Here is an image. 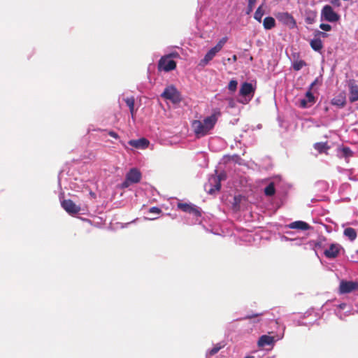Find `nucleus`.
<instances>
[{
    "instance_id": "09e8293b",
    "label": "nucleus",
    "mask_w": 358,
    "mask_h": 358,
    "mask_svg": "<svg viewBox=\"0 0 358 358\" xmlns=\"http://www.w3.org/2000/svg\"><path fill=\"white\" fill-rule=\"evenodd\" d=\"M234 322H231L230 324H228L227 326V328L228 329H231L232 328H234L235 327V324H233Z\"/></svg>"
},
{
    "instance_id": "2eb2a0df",
    "label": "nucleus",
    "mask_w": 358,
    "mask_h": 358,
    "mask_svg": "<svg viewBox=\"0 0 358 358\" xmlns=\"http://www.w3.org/2000/svg\"><path fill=\"white\" fill-rule=\"evenodd\" d=\"M217 52H218L214 47L211 48L205 55L204 57L200 60L199 66L201 67L206 66L209 62L214 58Z\"/></svg>"
},
{
    "instance_id": "b1692460",
    "label": "nucleus",
    "mask_w": 358,
    "mask_h": 358,
    "mask_svg": "<svg viewBox=\"0 0 358 358\" xmlns=\"http://www.w3.org/2000/svg\"><path fill=\"white\" fill-rule=\"evenodd\" d=\"M344 235L348 238L350 241H353L357 238V232L355 229L348 227L344 230Z\"/></svg>"
},
{
    "instance_id": "2f4dec72",
    "label": "nucleus",
    "mask_w": 358,
    "mask_h": 358,
    "mask_svg": "<svg viewBox=\"0 0 358 358\" xmlns=\"http://www.w3.org/2000/svg\"><path fill=\"white\" fill-rule=\"evenodd\" d=\"M227 37H223L219 41L218 43L214 46V48L217 50V51L219 52L222 48H223V46L224 45V44L227 43Z\"/></svg>"
},
{
    "instance_id": "9d476101",
    "label": "nucleus",
    "mask_w": 358,
    "mask_h": 358,
    "mask_svg": "<svg viewBox=\"0 0 358 358\" xmlns=\"http://www.w3.org/2000/svg\"><path fill=\"white\" fill-rule=\"evenodd\" d=\"M61 206L66 213L71 215L78 213L80 210V207L77 206L71 199H64L61 201Z\"/></svg>"
},
{
    "instance_id": "5701e85b",
    "label": "nucleus",
    "mask_w": 358,
    "mask_h": 358,
    "mask_svg": "<svg viewBox=\"0 0 358 358\" xmlns=\"http://www.w3.org/2000/svg\"><path fill=\"white\" fill-rule=\"evenodd\" d=\"M314 148L320 153H323L329 149V146L327 142H319L314 144Z\"/></svg>"
},
{
    "instance_id": "6e6552de",
    "label": "nucleus",
    "mask_w": 358,
    "mask_h": 358,
    "mask_svg": "<svg viewBox=\"0 0 358 358\" xmlns=\"http://www.w3.org/2000/svg\"><path fill=\"white\" fill-rule=\"evenodd\" d=\"M316 80L312 83L309 87L308 90L306 92L305 94V97L303 99H300L299 101V107L301 108H308L311 107L316 101V98L313 95L311 92V90L313 85L315 84Z\"/></svg>"
},
{
    "instance_id": "a878e982",
    "label": "nucleus",
    "mask_w": 358,
    "mask_h": 358,
    "mask_svg": "<svg viewBox=\"0 0 358 358\" xmlns=\"http://www.w3.org/2000/svg\"><path fill=\"white\" fill-rule=\"evenodd\" d=\"M275 193V187L273 182H271L268 185L264 188V194L268 196H272Z\"/></svg>"
},
{
    "instance_id": "3c124183",
    "label": "nucleus",
    "mask_w": 358,
    "mask_h": 358,
    "mask_svg": "<svg viewBox=\"0 0 358 358\" xmlns=\"http://www.w3.org/2000/svg\"><path fill=\"white\" fill-rule=\"evenodd\" d=\"M285 15H286V16H287L288 18H289V19H291V20H293V17H292L289 14H288V13H285Z\"/></svg>"
},
{
    "instance_id": "1a4fd4ad",
    "label": "nucleus",
    "mask_w": 358,
    "mask_h": 358,
    "mask_svg": "<svg viewBox=\"0 0 358 358\" xmlns=\"http://www.w3.org/2000/svg\"><path fill=\"white\" fill-rule=\"evenodd\" d=\"M221 188L220 179L219 177H215L212 175L208 178V182L205 185V189L210 194H213Z\"/></svg>"
},
{
    "instance_id": "864d4df0",
    "label": "nucleus",
    "mask_w": 358,
    "mask_h": 358,
    "mask_svg": "<svg viewBox=\"0 0 358 358\" xmlns=\"http://www.w3.org/2000/svg\"><path fill=\"white\" fill-rule=\"evenodd\" d=\"M245 358H255V357L254 356H248Z\"/></svg>"
},
{
    "instance_id": "4be33fe9",
    "label": "nucleus",
    "mask_w": 358,
    "mask_h": 358,
    "mask_svg": "<svg viewBox=\"0 0 358 358\" xmlns=\"http://www.w3.org/2000/svg\"><path fill=\"white\" fill-rule=\"evenodd\" d=\"M275 25V20L273 17H266L263 22L264 28L266 30L271 29Z\"/></svg>"
},
{
    "instance_id": "de8ad7c7",
    "label": "nucleus",
    "mask_w": 358,
    "mask_h": 358,
    "mask_svg": "<svg viewBox=\"0 0 358 358\" xmlns=\"http://www.w3.org/2000/svg\"><path fill=\"white\" fill-rule=\"evenodd\" d=\"M229 62H235L237 61V56L236 55H234L231 58L228 59Z\"/></svg>"
},
{
    "instance_id": "a19ab883",
    "label": "nucleus",
    "mask_w": 358,
    "mask_h": 358,
    "mask_svg": "<svg viewBox=\"0 0 358 358\" xmlns=\"http://www.w3.org/2000/svg\"><path fill=\"white\" fill-rule=\"evenodd\" d=\"M108 134L110 136H111L113 138L117 139L119 138L118 134L113 131H109Z\"/></svg>"
},
{
    "instance_id": "f03ea898",
    "label": "nucleus",
    "mask_w": 358,
    "mask_h": 358,
    "mask_svg": "<svg viewBox=\"0 0 358 358\" xmlns=\"http://www.w3.org/2000/svg\"><path fill=\"white\" fill-rule=\"evenodd\" d=\"M177 206L179 209H180L183 212L189 213V215H192L193 216V218L191 221L186 222L187 224H195L198 222L199 223L201 222L202 211L199 207L196 206V205H194L193 203H178Z\"/></svg>"
},
{
    "instance_id": "39448f33",
    "label": "nucleus",
    "mask_w": 358,
    "mask_h": 358,
    "mask_svg": "<svg viewBox=\"0 0 358 358\" xmlns=\"http://www.w3.org/2000/svg\"><path fill=\"white\" fill-rule=\"evenodd\" d=\"M59 185L62 187L64 186V188H70L72 189H75L77 187L78 180L77 178H73L69 174V172H65L64 171H62L58 176Z\"/></svg>"
},
{
    "instance_id": "c85d7f7f",
    "label": "nucleus",
    "mask_w": 358,
    "mask_h": 358,
    "mask_svg": "<svg viewBox=\"0 0 358 358\" xmlns=\"http://www.w3.org/2000/svg\"><path fill=\"white\" fill-rule=\"evenodd\" d=\"M306 65V63L303 60H296L293 62L292 68L294 71H299Z\"/></svg>"
},
{
    "instance_id": "cd10ccee",
    "label": "nucleus",
    "mask_w": 358,
    "mask_h": 358,
    "mask_svg": "<svg viewBox=\"0 0 358 358\" xmlns=\"http://www.w3.org/2000/svg\"><path fill=\"white\" fill-rule=\"evenodd\" d=\"M238 84V81L236 79H234V78L231 79L229 81L228 86H227L229 91L231 93H234L237 90Z\"/></svg>"
},
{
    "instance_id": "20e7f679",
    "label": "nucleus",
    "mask_w": 358,
    "mask_h": 358,
    "mask_svg": "<svg viewBox=\"0 0 358 358\" xmlns=\"http://www.w3.org/2000/svg\"><path fill=\"white\" fill-rule=\"evenodd\" d=\"M256 87L252 83L244 82L241 84L238 101L242 104L248 103L254 96Z\"/></svg>"
},
{
    "instance_id": "f8f14e48",
    "label": "nucleus",
    "mask_w": 358,
    "mask_h": 358,
    "mask_svg": "<svg viewBox=\"0 0 358 358\" xmlns=\"http://www.w3.org/2000/svg\"><path fill=\"white\" fill-rule=\"evenodd\" d=\"M125 177L127 180L130 181L132 184H136L141 181L142 174L137 168H131L126 173Z\"/></svg>"
},
{
    "instance_id": "a211bd4d",
    "label": "nucleus",
    "mask_w": 358,
    "mask_h": 358,
    "mask_svg": "<svg viewBox=\"0 0 358 358\" xmlns=\"http://www.w3.org/2000/svg\"><path fill=\"white\" fill-rule=\"evenodd\" d=\"M287 227H288L289 229L307 230L310 228V226L306 222L295 221L287 225Z\"/></svg>"
},
{
    "instance_id": "c9c22d12",
    "label": "nucleus",
    "mask_w": 358,
    "mask_h": 358,
    "mask_svg": "<svg viewBox=\"0 0 358 358\" xmlns=\"http://www.w3.org/2000/svg\"><path fill=\"white\" fill-rule=\"evenodd\" d=\"M328 34L324 31L317 30L315 31V37L316 38H327Z\"/></svg>"
},
{
    "instance_id": "4d7b16f0",
    "label": "nucleus",
    "mask_w": 358,
    "mask_h": 358,
    "mask_svg": "<svg viewBox=\"0 0 358 358\" xmlns=\"http://www.w3.org/2000/svg\"><path fill=\"white\" fill-rule=\"evenodd\" d=\"M357 109H358V106H357Z\"/></svg>"
},
{
    "instance_id": "4c0bfd02",
    "label": "nucleus",
    "mask_w": 358,
    "mask_h": 358,
    "mask_svg": "<svg viewBox=\"0 0 358 358\" xmlns=\"http://www.w3.org/2000/svg\"><path fill=\"white\" fill-rule=\"evenodd\" d=\"M320 28L324 31H329L331 30L332 27L329 24L322 23L320 24Z\"/></svg>"
},
{
    "instance_id": "58836bf2",
    "label": "nucleus",
    "mask_w": 358,
    "mask_h": 358,
    "mask_svg": "<svg viewBox=\"0 0 358 358\" xmlns=\"http://www.w3.org/2000/svg\"><path fill=\"white\" fill-rule=\"evenodd\" d=\"M315 321H317V319L313 322H305L302 320H299L296 321V325L298 326H309L313 325L315 324Z\"/></svg>"
},
{
    "instance_id": "412c9836",
    "label": "nucleus",
    "mask_w": 358,
    "mask_h": 358,
    "mask_svg": "<svg viewBox=\"0 0 358 358\" xmlns=\"http://www.w3.org/2000/svg\"><path fill=\"white\" fill-rule=\"evenodd\" d=\"M310 45L311 48L316 52H320L323 48V44L321 39L316 38L315 37L310 41Z\"/></svg>"
},
{
    "instance_id": "473e14b6",
    "label": "nucleus",
    "mask_w": 358,
    "mask_h": 358,
    "mask_svg": "<svg viewBox=\"0 0 358 358\" xmlns=\"http://www.w3.org/2000/svg\"><path fill=\"white\" fill-rule=\"evenodd\" d=\"M257 2V0H248V6L246 10V14H250L254 9V6Z\"/></svg>"
},
{
    "instance_id": "ddd939ff",
    "label": "nucleus",
    "mask_w": 358,
    "mask_h": 358,
    "mask_svg": "<svg viewBox=\"0 0 358 358\" xmlns=\"http://www.w3.org/2000/svg\"><path fill=\"white\" fill-rule=\"evenodd\" d=\"M341 248L339 244L331 243L330 246L324 251V255L328 259H334L338 256Z\"/></svg>"
},
{
    "instance_id": "a18cd8bd",
    "label": "nucleus",
    "mask_w": 358,
    "mask_h": 358,
    "mask_svg": "<svg viewBox=\"0 0 358 358\" xmlns=\"http://www.w3.org/2000/svg\"><path fill=\"white\" fill-rule=\"evenodd\" d=\"M280 239H281L282 241H292L293 240L292 238H288L287 236H286L285 235L282 236Z\"/></svg>"
},
{
    "instance_id": "5fc2aeb1",
    "label": "nucleus",
    "mask_w": 358,
    "mask_h": 358,
    "mask_svg": "<svg viewBox=\"0 0 358 358\" xmlns=\"http://www.w3.org/2000/svg\"><path fill=\"white\" fill-rule=\"evenodd\" d=\"M287 234H293V232H292V231H287Z\"/></svg>"
},
{
    "instance_id": "6e6d98bb",
    "label": "nucleus",
    "mask_w": 358,
    "mask_h": 358,
    "mask_svg": "<svg viewBox=\"0 0 358 358\" xmlns=\"http://www.w3.org/2000/svg\"><path fill=\"white\" fill-rule=\"evenodd\" d=\"M261 127H262V125H261V124H259V125L257 126V128H258V129H260Z\"/></svg>"
},
{
    "instance_id": "ea45409f",
    "label": "nucleus",
    "mask_w": 358,
    "mask_h": 358,
    "mask_svg": "<svg viewBox=\"0 0 358 358\" xmlns=\"http://www.w3.org/2000/svg\"><path fill=\"white\" fill-rule=\"evenodd\" d=\"M149 212L150 213H155V214H159L162 212V210H161V209L159 208L156 207V206H153V207L150 208Z\"/></svg>"
},
{
    "instance_id": "f3484780",
    "label": "nucleus",
    "mask_w": 358,
    "mask_h": 358,
    "mask_svg": "<svg viewBox=\"0 0 358 358\" xmlns=\"http://www.w3.org/2000/svg\"><path fill=\"white\" fill-rule=\"evenodd\" d=\"M275 343L273 336L268 335H262L259 337L257 344L259 347H265L266 345H273Z\"/></svg>"
},
{
    "instance_id": "7ed1b4c3",
    "label": "nucleus",
    "mask_w": 358,
    "mask_h": 358,
    "mask_svg": "<svg viewBox=\"0 0 358 358\" xmlns=\"http://www.w3.org/2000/svg\"><path fill=\"white\" fill-rule=\"evenodd\" d=\"M178 57H179V54L176 52L162 56L158 62V71L169 72L174 70L176 68V62L173 59Z\"/></svg>"
},
{
    "instance_id": "bb28decb",
    "label": "nucleus",
    "mask_w": 358,
    "mask_h": 358,
    "mask_svg": "<svg viewBox=\"0 0 358 358\" xmlns=\"http://www.w3.org/2000/svg\"><path fill=\"white\" fill-rule=\"evenodd\" d=\"M224 347L223 345L220 343L217 344L214 346L210 350H209L206 355V358H213V357L217 353L221 348Z\"/></svg>"
},
{
    "instance_id": "9b49d317",
    "label": "nucleus",
    "mask_w": 358,
    "mask_h": 358,
    "mask_svg": "<svg viewBox=\"0 0 358 358\" xmlns=\"http://www.w3.org/2000/svg\"><path fill=\"white\" fill-rule=\"evenodd\" d=\"M358 287V284L352 281L341 280L339 286L341 294H348L354 291Z\"/></svg>"
},
{
    "instance_id": "72a5a7b5",
    "label": "nucleus",
    "mask_w": 358,
    "mask_h": 358,
    "mask_svg": "<svg viewBox=\"0 0 358 358\" xmlns=\"http://www.w3.org/2000/svg\"><path fill=\"white\" fill-rule=\"evenodd\" d=\"M341 153L343 155V156L345 157H348L349 156H352V152L351 151V150L348 148V147H343L342 149H341Z\"/></svg>"
},
{
    "instance_id": "c03bdc74",
    "label": "nucleus",
    "mask_w": 358,
    "mask_h": 358,
    "mask_svg": "<svg viewBox=\"0 0 358 358\" xmlns=\"http://www.w3.org/2000/svg\"><path fill=\"white\" fill-rule=\"evenodd\" d=\"M313 313V310H308L306 311L302 316L301 319L303 320L305 319L306 317H308L309 315H311V313Z\"/></svg>"
},
{
    "instance_id": "37998d69",
    "label": "nucleus",
    "mask_w": 358,
    "mask_h": 358,
    "mask_svg": "<svg viewBox=\"0 0 358 358\" xmlns=\"http://www.w3.org/2000/svg\"><path fill=\"white\" fill-rule=\"evenodd\" d=\"M331 3L335 6H337V7H339L341 6V1L340 0H331Z\"/></svg>"
},
{
    "instance_id": "423d86ee",
    "label": "nucleus",
    "mask_w": 358,
    "mask_h": 358,
    "mask_svg": "<svg viewBox=\"0 0 358 358\" xmlns=\"http://www.w3.org/2000/svg\"><path fill=\"white\" fill-rule=\"evenodd\" d=\"M161 96L173 103H178L182 100L180 93L173 85L166 87Z\"/></svg>"
},
{
    "instance_id": "dca6fc26",
    "label": "nucleus",
    "mask_w": 358,
    "mask_h": 358,
    "mask_svg": "<svg viewBox=\"0 0 358 358\" xmlns=\"http://www.w3.org/2000/svg\"><path fill=\"white\" fill-rule=\"evenodd\" d=\"M129 145L131 146L137 148V149H145L149 145V141L145 138H141L136 140H130L128 142Z\"/></svg>"
},
{
    "instance_id": "393cba45",
    "label": "nucleus",
    "mask_w": 358,
    "mask_h": 358,
    "mask_svg": "<svg viewBox=\"0 0 358 358\" xmlns=\"http://www.w3.org/2000/svg\"><path fill=\"white\" fill-rule=\"evenodd\" d=\"M124 101H125L127 106L129 108V111L131 114V116H134V104H135V99L134 96L127 97L126 99H124Z\"/></svg>"
},
{
    "instance_id": "6ab92c4d",
    "label": "nucleus",
    "mask_w": 358,
    "mask_h": 358,
    "mask_svg": "<svg viewBox=\"0 0 358 358\" xmlns=\"http://www.w3.org/2000/svg\"><path fill=\"white\" fill-rule=\"evenodd\" d=\"M350 95L349 99L350 102H355L358 100V85L350 83L349 85Z\"/></svg>"
},
{
    "instance_id": "603ef678",
    "label": "nucleus",
    "mask_w": 358,
    "mask_h": 358,
    "mask_svg": "<svg viewBox=\"0 0 358 358\" xmlns=\"http://www.w3.org/2000/svg\"><path fill=\"white\" fill-rule=\"evenodd\" d=\"M229 106H230L231 107H233V101H231L229 102Z\"/></svg>"
},
{
    "instance_id": "f704fd0d",
    "label": "nucleus",
    "mask_w": 358,
    "mask_h": 358,
    "mask_svg": "<svg viewBox=\"0 0 358 358\" xmlns=\"http://www.w3.org/2000/svg\"><path fill=\"white\" fill-rule=\"evenodd\" d=\"M262 315V313H255V314H252V315H245V316H244V317H243L241 318L234 320V322L238 321V320H241L252 319V318L260 316Z\"/></svg>"
},
{
    "instance_id": "79ce46f5",
    "label": "nucleus",
    "mask_w": 358,
    "mask_h": 358,
    "mask_svg": "<svg viewBox=\"0 0 358 358\" xmlns=\"http://www.w3.org/2000/svg\"><path fill=\"white\" fill-rule=\"evenodd\" d=\"M215 177H219L220 182L225 179L226 175L224 173H220L219 175H213Z\"/></svg>"
},
{
    "instance_id": "7c9ffc66",
    "label": "nucleus",
    "mask_w": 358,
    "mask_h": 358,
    "mask_svg": "<svg viewBox=\"0 0 358 358\" xmlns=\"http://www.w3.org/2000/svg\"><path fill=\"white\" fill-rule=\"evenodd\" d=\"M264 14V13L262 8V6H259L255 13L254 18L259 22H261Z\"/></svg>"
},
{
    "instance_id": "e433bc0d",
    "label": "nucleus",
    "mask_w": 358,
    "mask_h": 358,
    "mask_svg": "<svg viewBox=\"0 0 358 358\" xmlns=\"http://www.w3.org/2000/svg\"><path fill=\"white\" fill-rule=\"evenodd\" d=\"M132 183L127 180V178L125 177V180L119 185V187L122 189L128 188Z\"/></svg>"
},
{
    "instance_id": "c756f323",
    "label": "nucleus",
    "mask_w": 358,
    "mask_h": 358,
    "mask_svg": "<svg viewBox=\"0 0 358 358\" xmlns=\"http://www.w3.org/2000/svg\"><path fill=\"white\" fill-rule=\"evenodd\" d=\"M243 196L241 195L235 196L233 199L232 206L234 210L239 209L240 203L242 201Z\"/></svg>"
},
{
    "instance_id": "aec40b11",
    "label": "nucleus",
    "mask_w": 358,
    "mask_h": 358,
    "mask_svg": "<svg viewBox=\"0 0 358 358\" xmlns=\"http://www.w3.org/2000/svg\"><path fill=\"white\" fill-rule=\"evenodd\" d=\"M317 13L315 10H307L305 13V22L308 24H313L316 19Z\"/></svg>"
},
{
    "instance_id": "8fccbe9b",
    "label": "nucleus",
    "mask_w": 358,
    "mask_h": 358,
    "mask_svg": "<svg viewBox=\"0 0 358 358\" xmlns=\"http://www.w3.org/2000/svg\"><path fill=\"white\" fill-rule=\"evenodd\" d=\"M90 196H91L92 198H96V194H95L94 192H92V191H91V192H90Z\"/></svg>"
},
{
    "instance_id": "f257e3e1",
    "label": "nucleus",
    "mask_w": 358,
    "mask_h": 358,
    "mask_svg": "<svg viewBox=\"0 0 358 358\" xmlns=\"http://www.w3.org/2000/svg\"><path fill=\"white\" fill-rule=\"evenodd\" d=\"M221 115L219 108L213 110L210 115L204 117L201 120H194L192 122V127L196 138H201L208 135L215 127L218 117Z\"/></svg>"
},
{
    "instance_id": "0eeeda50",
    "label": "nucleus",
    "mask_w": 358,
    "mask_h": 358,
    "mask_svg": "<svg viewBox=\"0 0 358 358\" xmlns=\"http://www.w3.org/2000/svg\"><path fill=\"white\" fill-rule=\"evenodd\" d=\"M341 18L339 14L335 12L330 5H325L321 10V20L329 22H336Z\"/></svg>"
},
{
    "instance_id": "4468645a",
    "label": "nucleus",
    "mask_w": 358,
    "mask_h": 358,
    "mask_svg": "<svg viewBox=\"0 0 358 358\" xmlns=\"http://www.w3.org/2000/svg\"><path fill=\"white\" fill-rule=\"evenodd\" d=\"M331 103L339 108H343L346 104V96L345 92H340L335 96L331 101Z\"/></svg>"
},
{
    "instance_id": "49530a36",
    "label": "nucleus",
    "mask_w": 358,
    "mask_h": 358,
    "mask_svg": "<svg viewBox=\"0 0 358 358\" xmlns=\"http://www.w3.org/2000/svg\"><path fill=\"white\" fill-rule=\"evenodd\" d=\"M346 306H347V304L345 303H341L338 306V308L341 310H344Z\"/></svg>"
}]
</instances>
